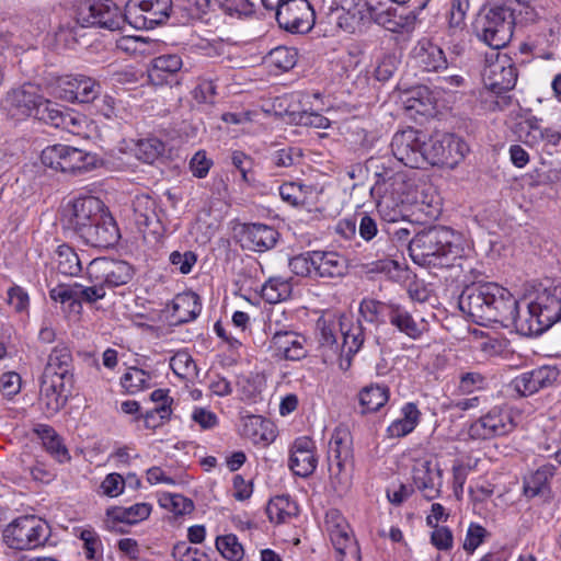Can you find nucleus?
Segmentation results:
<instances>
[{"label": "nucleus", "mask_w": 561, "mask_h": 561, "mask_svg": "<svg viewBox=\"0 0 561 561\" xmlns=\"http://www.w3.org/2000/svg\"><path fill=\"white\" fill-rule=\"evenodd\" d=\"M513 295L495 283L467 286L459 296L458 305L474 322H502L510 314Z\"/></svg>", "instance_id": "f257e3e1"}, {"label": "nucleus", "mask_w": 561, "mask_h": 561, "mask_svg": "<svg viewBox=\"0 0 561 561\" xmlns=\"http://www.w3.org/2000/svg\"><path fill=\"white\" fill-rule=\"evenodd\" d=\"M456 239L455 233L446 227H430L409 241L410 255L420 265L451 266L461 256Z\"/></svg>", "instance_id": "f03ea898"}, {"label": "nucleus", "mask_w": 561, "mask_h": 561, "mask_svg": "<svg viewBox=\"0 0 561 561\" xmlns=\"http://www.w3.org/2000/svg\"><path fill=\"white\" fill-rule=\"evenodd\" d=\"M514 25L512 8L502 1H495L483 8L474 28L481 41L494 49H500L512 39Z\"/></svg>", "instance_id": "7ed1b4c3"}, {"label": "nucleus", "mask_w": 561, "mask_h": 561, "mask_svg": "<svg viewBox=\"0 0 561 561\" xmlns=\"http://www.w3.org/2000/svg\"><path fill=\"white\" fill-rule=\"evenodd\" d=\"M328 462L331 484L340 494L351 486L352 436L346 428L337 427L329 443Z\"/></svg>", "instance_id": "20e7f679"}, {"label": "nucleus", "mask_w": 561, "mask_h": 561, "mask_svg": "<svg viewBox=\"0 0 561 561\" xmlns=\"http://www.w3.org/2000/svg\"><path fill=\"white\" fill-rule=\"evenodd\" d=\"M50 535L46 522L34 515L20 516L3 529V542L14 550H32L43 546Z\"/></svg>", "instance_id": "39448f33"}, {"label": "nucleus", "mask_w": 561, "mask_h": 561, "mask_svg": "<svg viewBox=\"0 0 561 561\" xmlns=\"http://www.w3.org/2000/svg\"><path fill=\"white\" fill-rule=\"evenodd\" d=\"M42 163L55 171L81 174L96 167V156L82 149L56 144L46 147L41 154Z\"/></svg>", "instance_id": "423d86ee"}, {"label": "nucleus", "mask_w": 561, "mask_h": 561, "mask_svg": "<svg viewBox=\"0 0 561 561\" xmlns=\"http://www.w3.org/2000/svg\"><path fill=\"white\" fill-rule=\"evenodd\" d=\"M77 22L83 27L121 30L126 23L125 13L110 0H84L76 11Z\"/></svg>", "instance_id": "0eeeda50"}, {"label": "nucleus", "mask_w": 561, "mask_h": 561, "mask_svg": "<svg viewBox=\"0 0 561 561\" xmlns=\"http://www.w3.org/2000/svg\"><path fill=\"white\" fill-rule=\"evenodd\" d=\"M469 151L467 144L451 134L435 135L426 142L425 164L457 167Z\"/></svg>", "instance_id": "6e6552de"}, {"label": "nucleus", "mask_w": 561, "mask_h": 561, "mask_svg": "<svg viewBox=\"0 0 561 561\" xmlns=\"http://www.w3.org/2000/svg\"><path fill=\"white\" fill-rule=\"evenodd\" d=\"M105 210L104 203L94 196H80L67 203L61 222L65 229L78 238Z\"/></svg>", "instance_id": "1a4fd4ad"}, {"label": "nucleus", "mask_w": 561, "mask_h": 561, "mask_svg": "<svg viewBox=\"0 0 561 561\" xmlns=\"http://www.w3.org/2000/svg\"><path fill=\"white\" fill-rule=\"evenodd\" d=\"M87 274L90 282L100 283L106 290L128 284L134 277L135 270L126 261L96 257L89 263Z\"/></svg>", "instance_id": "9d476101"}, {"label": "nucleus", "mask_w": 561, "mask_h": 561, "mask_svg": "<svg viewBox=\"0 0 561 561\" xmlns=\"http://www.w3.org/2000/svg\"><path fill=\"white\" fill-rule=\"evenodd\" d=\"M393 157L405 167L419 169L425 165V136L414 129L397 131L390 144Z\"/></svg>", "instance_id": "9b49d317"}, {"label": "nucleus", "mask_w": 561, "mask_h": 561, "mask_svg": "<svg viewBox=\"0 0 561 561\" xmlns=\"http://www.w3.org/2000/svg\"><path fill=\"white\" fill-rule=\"evenodd\" d=\"M171 0H131L125 11L126 22L138 28H152L169 16Z\"/></svg>", "instance_id": "f8f14e48"}, {"label": "nucleus", "mask_w": 561, "mask_h": 561, "mask_svg": "<svg viewBox=\"0 0 561 561\" xmlns=\"http://www.w3.org/2000/svg\"><path fill=\"white\" fill-rule=\"evenodd\" d=\"M276 20L288 32L306 33L314 24V11L308 0H286L276 4Z\"/></svg>", "instance_id": "ddd939ff"}, {"label": "nucleus", "mask_w": 561, "mask_h": 561, "mask_svg": "<svg viewBox=\"0 0 561 561\" xmlns=\"http://www.w3.org/2000/svg\"><path fill=\"white\" fill-rule=\"evenodd\" d=\"M515 425L510 410L494 407L470 424L468 435L472 439H490L507 435L515 428Z\"/></svg>", "instance_id": "4468645a"}, {"label": "nucleus", "mask_w": 561, "mask_h": 561, "mask_svg": "<svg viewBox=\"0 0 561 561\" xmlns=\"http://www.w3.org/2000/svg\"><path fill=\"white\" fill-rule=\"evenodd\" d=\"M517 81V69L506 54H496L495 59H488L483 70V82L488 90L501 94L512 90Z\"/></svg>", "instance_id": "2eb2a0df"}, {"label": "nucleus", "mask_w": 561, "mask_h": 561, "mask_svg": "<svg viewBox=\"0 0 561 561\" xmlns=\"http://www.w3.org/2000/svg\"><path fill=\"white\" fill-rule=\"evenodd\" d=\"M44 96L38 85L33 83H24L23 85L12 89L5 96L4 108L16 119L35 116L42 104Z\"/></svg>", "instance_id": "dca6fc26"}, {"label": "nucleus", "mask_w": 561, "mask_h": 561, "mask_svg": "<svg viewBox=\"0 0 561 561\" xmlns=\"http://www.w3.org/2000/svg\"><path fill=\"white\" fill-rule=\"evenodd\" d=\"M411 473L413 484L425 500L432 501L440 496L443 471L436 461L430 458L415 459Z\"/></svg>", "instance_id": "f3484780"}, {"label": "nucleus", "mask_w": 561, "mask_h": 561, "mask_svg": "<svg viewBox=\"0 0 561 561\" xmlns=\"http://www.w3.org/2000/svg\"><path fill=\"white\" fill-rule=\"evenodd\" d=\"M529 302L531 312H537V317L540 318V321L534 324L536 330H548L561 319V284L543 288Z\"/></svg>", "instance_id": "a211bd4d"}, {"label": "nucleus", "mask_w": 561, "mask_h": 561, "mask_svg": "<svg viewBox=\"0 0 561 561\" xmlns=\"http://www.w3.org/2000/svg\"><path fill=\"white\" fill-rule=\"evenodd\" d=\"M560 371L556 366L543 365L522 373L511 381V387L520 396H533L556 383Z\"/></svg>", "instance_id": "6ab92c4d"}, {"label": "nucleus", "mask_w": 561, "mask_h": 561, "mask_svg": "<svg viewBox=\"0 0 561 561\" xmlns=\"http://www.w3.org/2000/svg\"><path fill=\"white\" fill-rule=\"evenodd\" d=\"M59 96L70 102L89 103L101 93L98 81L82 75L65 76L57 81Z\"/></svg>", "instance_id": "aec40b11"}, {"label": "nucleus", "mask_w": 561, "mask_h": 561, "mask_svg": "<svg viewBox=\"0 0 561 561\" xmlns=\"http://www.w3.org/2000/svg\"><path fill=\"white\" fill-rule=\"evenodd\" d=\"M119 238L118 227L106 209L79 237L88 245L104 249L114 247Z\"/></svg>", "instance_id": "412c9836"}, {"label": "nucleus", "mask_w": 561, "mask_h": 561, "mask_svg": "<svg viewBox=\"0 0 561 561\" xmlns=\"http://www.w3.org/2000/svg\"><path fill=\"white\" fill-rule=\"evenodd\" d=\"M376 169H379L378 164H376ZM375 176L376 182L371 187L374 195L381 199L389 198L394 202V205L404 203L407 183L405 176L402 173L381 167V170L375 172Z\"/></svg>", "instance_id": "4be33fe9"}, {"label": "nucleus", "mask_w": 561, "mask_h": 561, "mask_svg": "<svg viewBox=\"0 0 561 561\" xmlns=\"http://www.w3.org/2000/svg\"><path fill=\"white\" fill-rule=\"evenodd\" d=\"M367 13L378 25L385 27L392 33L410 32L415 25V15L412 13L398 14L397 10L387 7L385 8L380 2H366Z\"/></svg>", "instance_id": "5701e85b"}, {"label": "nucleus", "mask_w": 561, "mask_h": 561, "mask_svg": "<svg viewBox=\"0 0 561 561\" xmlns=\"http://www.w3.org/2000/svg\"><path fill=\"white\" fill-rule=\"evenodd\" d=\"M238 236L242 249L265 252L275 247L279 234L273 227L264 224H244Z\"/></svg>", "instance_id": "b1692460"}, {"label": "nucleus", "mask_w": 561, "mask_h": 561, "mask_svg": "<svg viewBox=\"0 0 561 561\" xmlns=\"http://www.w3.org/2000/svg\"><path fill=\"white\" fill-rule=\"evenodd\" d=\"M314 449L313 440L308 437H299L294 442L288 466L296 476L307 478L314 472L318 465Z\"/></svg>", "instance_id": "393cba45"}, {"label": "nucleus", "mask_w": 561, "mask_h": 561, "mask_svg": "<svg viewBox=\"0 0 561 561\" xmlns=\"http://www.w3.org/2000/svg\"><path fill=\"white\" fill-rule=\"evenodd\" d=\"M274 356L287 360H300L308 354L306 339L294 331H277L271 339Z\"/></svg>", "instance_id": "a878e982"}, {"label": "nucleus", "mask_w": 561, "mask_h": 561, "mask_svg": "<svg viewBox=\"0 0 561 561\" xmlns=\"http://www.w3.org/2000/svg\"><path fill=\"white\" fill-rule=\"evenodd\" d=\"M71 383L70 379L42 376L39 400L46 415H55L66 404V387Z\"/></svg>", "instance_id": "bb28decb"}, {"label": "nucleus", "mask_w": 561, "mask_h": 561, "mask_svg": "<svg viewBox=\"0 0 561 561\" xmlns=\"http://www.w3.org/2000/svg\"><path fill=\"white\" fill-rule=\"evenodd\" d=\"M508 311L510 314L502 319L501 324L505 328H513L520 335H539L547 330V328L536 330L534 324L540 321V318L537 317V312H531L530 302L526 305V309L522 313L519 302L513 296V302Z\"/></svg>", "instance_id": "cd10ccee"}, {"label": "nucleus", "mask_w": 561, "mask_h": 561, "mask_svg": "<svg viewBox=\"0 0 561 561\" xmlns=\"http://www.w3.org/2000/svg\"><path fill=\"white\" fill-rule=\"evenodd\" d=\"M134 220L139 231L159 233L161 221L157 211L156 201L147 195L139 194L133 201Z\"/></svg>", "instance_id": "c85d7f7f"}, {"label": "nucleus", "mask_w": 561, "mask_h": 561, "mask_svg": "<svg viewBox=\"0 0 561 561\" xmlns=\"http://www.w3.org/2000/svg\"><path fill=\"white\" fill-rule=\"evenodd\" d=\"M389 322L412 340H419L427 330L426 321L423 318L415 319L407 308L399 304H391Z\"/></svg>", "instance_id": "c756f323"}, {"label": "nucleus", "mask_w": 561, "mask_h": 561, "mask_svg": "<svg viewBox=\"0 0 561 561\" xmlns=\"http://www.w3.org/2000/svg\"><path fill=\"white\" fill-rule=\"evenodd\" d=\"M415 64L424 71H438L447 68V59L443 49L436 44L422 39L413 49Z\"/></svg>", "instance_id": "7c9ffc66"}, {"label": "nucleus", "mask_w": 561, "mask_h": 561, "mask_svg": "<svg viewBox=\"0 0 561 561\" xmlns=\"http://www.w3.org/2000/svg\"><path fill=\"white\" fill-rule=\"evenodd\" d=\"M313 264L317 277H341L347 272L344 256L333 251H314Z\"/></svg>", "instance_id": "2f4dec72"}, {"label": "nucleus", "mask_w": 561, "mask_h": 561, "mask_svg": "<svg viewBox=\"0 0 561 561\" xmlns=\"http://www.w3.org/2000/svg\"><path fill=\"white\" fill-rule=\"evenodd\" d=\"M324 525L333 547H342L350 541H356L347 520L340 511L329 510L325 514Z\"/></svg>", "instance_id": "473e14b6"}, {"label": "nucleus", "mask_w": 561, "mask_h": 561, "mask_svg": "<svg viewBox=\"0 0 561 561\" xmlns=\"http://www.w3.org/2000/svg\"><path fill=\"white\" fill-rule=\"evenodd\" d=\"M43 375L72 380V355L66 345H57L53 348Z\"/></svg>", "instance_id": "72a5a7b5"}, {"label": "nucleus", "mask_w": 561, "mask_h": 561, "mask_svg": "<svg viewBox=\"0 0 561 561\" xmlns=\"http://www.w3.org/2000/svg\"><path fill=\"white\" fill-rule=\"evenodd\" d=\"M199 297L193 291L179 294L171 305V317L176 323H186L201 313Z\"/></svg>", "instance_id": "f704fd0d"}, {"label": "nucleus", "mask_w": 561, "mask_h": 561, "mask_svg": "<svg viewBox=\"0 0 561 561\" xmlns=\"http://www.w3.org/2000/svg\"><path fill=\"white\" fill-rule=\"evenodd\" d=\"M340 331L343 336L340 354L345 355L350 362L351 357L363 346L365 340L364 328L359 321L343 318V321L340 322Z\"/></svg>", "instance_id": "c9c22d12"}, {"label": "nucleus", "mask_w": 561, "mask_h": 561, "mask_svg": "<svg viewBox=\"0 0 561 561\" xmlns=\"http://www.w3.org/2000/svg\"><path fill=\"white\" fill-rule=\"evenodd\" d=\"M341 321H343V318L336 319L334 316H322L317 320L319 344L333 354H340L341 345L336 341V331L340 330Z\"/></svg>", "instance_id": "e433bc0d"}, {"label": "nucleus", "mask_w": 561, "mask_h": 561, "mask_svg": "<svg viewBox=\"0 0 561 561\" xmlns=\"http://www.w3.org/2000/svg\"><path fill=\"white\" fill-rule=\"evenodd\" d=\"M266 514L272 523L284 524L298 515V506L288 495H279L268 502Z\"/></svg>", "instance_id": "4c0bfd02"}, {"label": "nucleus", "mask_w": 561, "mask_h": 561, "mask_svg": "<svg viewBox=\"0 0 561 561\" xmlns=\"http://www.w3.org/2000/svg\"><path fill=\"white\" fill-rule=\"evenodd\" d=\"M556 467L547 463L538 468L534 473L524 480V494L527 497H535L548 490L549 480L554 476Z\"/></svg>", "instance_id": "58836bf2"}, {"label": "nucleus", "mask_w": 561, "mask_h": 561, "mask_svg": "<svg viewBox=\"0 0 561 561\" xmlns=\"http://www.w3.org/2000/svg\"><path fill=\"white\" fill-rule=\"evenodd\" d=\"M182 59L179 55H161L152 59L148 69V76L151 81L162 83L164 75H173L182 68Z\"/></svg>", "instance_id": "ea45409f"}, {"label": "nucleus", "mask_w": 561, "mask_h": 561, "mask_svg": "<svg viewBox=\"0 0 561 561\" xmlns=\"http://www.w3.org/2000/svg\"><path fill=\"white\" fill-rule=\"evenodd\" d=\"M150 504L136 503L129 507H113L107 511V516L114 522L133 525L147 519L150 516Z\"/></svg>", "instance_id": "a19ab883"}, {"label": "nucleus", "mask_w": 561, "mask_h": 561, "mask_svg": "<svg viewBox=\"0 0 561 561\" xmlns=\"http://www.w3.org/2000/svg\"><path fill=\"white\" fill-rule=\"evenodd\" d=\"M121 383L130 394H136L153 386V377L149 371L137 367H130L122 376Z\"/></svg>", "instance_id": "79ce46f5"}, {"label": "nucleus", "mask_w": 561, "mask_h": 561, "mask_svg": "<svg viewBox=\"0 0 561 561\" xmlns=\"http://www.w3.org/2000/svg\"><path fill=\"white\" fill-rule=\"evenodd\" d=\"M420 411L416 404L409 402L402 408V417L389 426L391 436L401 437L411 433L419 423Z\"/></svg>", "instance_id": "37998d69"}, {"label": "nucleus", "mask_w": 561, "mask_h": 561, "mask_svg": "<svg viewBox=\"0 0 561 561\" xmlns=\"http://www.w3.org/2000/svg\"><path fill=\"white\" fill-rule=\"evenodd\" d=\"M389 399V389L381 385L365 387L359 393V402L365 412H375L383 407Z\"/></svg>", "instance_id": "c03bdc74"}, {"label": "nucleus", "mask_w": 561, "mask_h": 561, "mask_svg": "<svg viewBox=\"0 0 561 561\" xmlns=\"http://www.w3.org/2000/svg\"><path fill=\"white\" fill-rule=\"evenodd\" d=\"M37 433L42 439L43 446L59 462H64L69 459L68 450L54 428L48 425H41Z\"/></svg>", "instance_id": "a18cd8bd"}, {"label": "nucleus", "mask_w": 561, "mask_h": 561, "mask_svg": "<svg viewBox=\"0 0 561 561\" xmlns=\"http://www.w3.org/2000/svg\"><path fill=\"white\" fill-rule=\"evenodd\" d=\"M291 285L282 277H271L261 289V295L268 304H277L290 297Z\"/></svg>", "instance_id": "49530a36"}, {"label": "nucleus", "mask_w": 561, "mask_h": 561, "mask_svg": "<svg viewBox=\"0 0 561 561\" xmlns=\"http://www.w3.org/2000/svg\"><path fill=\"white\" fill-rule=\"evenodd\" d=\"M57 270L66 276L78 275L82 267L78 254L67 244H61L57 248Z\"/></svg>", "instance_id": "de8ad7c7"}, {"label": "nucleus", "mask_w": 561, "mask_h": 561, "mask_svg": "<svg viewBox=\"0 0 561 561\" xmlns=\"http://www.w3.org/2000/svg\"><path fill=\"white\" fill-rule=\"evenodd\" d=\"M392 302H382L373 298H364L359 304L360 316L370 323L385 322V317H390Z\"/></svg>", "instance_id": "09e8293b"}, {"label": "nucleus", "mask_w": 561, "mask_h": 561, "mask_svg": "<svg viewBox=\"0 0 561 561\" xmlns=\"http://www.w3.org/2000/svg\"><path fill=\"white\" fill-rule=\"evenodd\" d=\"M163 151L164 145L158 138L140 139L134 148L136 158L145 163H152Z\"/></svg>", "instance_id": "8fccbe9b"}, {"label": "nucleus", "mask_w": 561, "mask_h": 561, "mask_svg": "<svg viewBox=\"0 0 561 561\" xmlns=\"http://www.w3.org/2000/svg\"><path fill=\"white\" fill-rule=\"evenodd\" d=\"M267 62L279 71H288L297 62V51L291 47H276L270 51Z\"/></svg>", "instance_id": "3c124183"}, {"label": "nucleus", "mask_w": 561, "mask_h": 561, "mask_svg": "<svg viewBox=\"0 0 561 561\" xmlns=\"http://www.w3.org/2000/svg\"><path fill=\"white\" fill-rule=\"evenodd\" d=\"M539 121L536 116H528L518 123V136L526 145L537 146L541 142L543 128L540 127Z\"/></svg>", "instance_id": "603ef678"}, {"label": "nucleus", "mask_w": 561, "mask_h": 561, "mask_svg": "<svg viewBox=\"0 0 561 561\" xmlns=\"http://www.w3.org/2000/svg\"><path fill=\"white\" fill-rule=\"evenodd\" d=\"M216 548L229 561H241L244 554L242 545L232 534L217 537Z\"/></svg>", "instance_id": "864d4df0"}, {"label": "nucleus", "mask_w": 561, "mask_h": 561, "mask_svg": "<svg viewBox=\"0 0 561 561\" xmlns=\"http://www.w3.org/2000/svg\"><path fill=\"white\" fill-rule=\"evenodd\" d=\"M90 286H84L80 283H75L77 295V311H80L82 302L94 304L106 296V290L98 282H90Z\"/></svg>", "instance_id": "5fc2aeb1"}, {"label": "nucleus", "mask_w": 561, "mask_h": 561, "mask_svg": "<svg viewBox=\"0 0 561 561\" xmlns=\"http://www.w3.org/2000/svg\"><path fill=\"white\" fill-rule=\"evenodd\" d=\"M270 159L276 168H290L301 162L302 151L297 147H284L272 152Z\"/></svg>", "instance_id": "6e6d98bb"}, {"label": "nucleus", "mask_w": 561, "mask_h": 561, "mask_svg": "<svg viewBox=\"0 0 561 561\" xmlns=\"http://www.w3.org/2000/svg\"><path fill=\"white\" fill-rule=\"evenodd\" d=\"M170 367L181 378H191L197 374V366L192 356L186 352H179L172 356Z\"/></svg>", "instance_id": "4d7b16f0"}, {"label": "nucleus", "mask_w": 561, "mask_h": 561, "mask_svg": "<svg viewBox=\"0 0 561 561\" xmlns=\"http://www.w3.org/2000/svg\"><path fill=\"white\" fill-rule=\"evenodd\" d=\"M308 191V186L295 182L284 183L279 186L282 199L293 206L304 205Z\"/></svg>", "instance_id": "13d9d810"}, {"label": "nucleus", "mask_w": 561, "mask_h": 561, "mask_svg": "<svg viewBox=\"0 0 561 561\" xmlns=\"http://www.w3.org/2000/svg\"><path fill=\"white\" fill-rule=\"evenodd\" d=\"M160 504L176 515L190 514L194 510L193 501L182 494H164Z\"/></svg>", "instance_id": "bf43d9fd"}, {"label": "nucleus", "mask_w": 561, "mask_h": 561, "mask_svg": "<svg viewBox=\"0 0 561 561\" xmlns=\"http://www.w3.org/2000/svg\"><path fill=\"white\" fill-rule=\"evenodd\" d=\"M486 385V378L482 374L469 371L461 374L457 389L461 394H471L485 389Z\"/></svg>", "instance_id": "052dcab7"}, {"label": "nucleus", "mask_w": 561, "mask_h": 561, "mask_svg": "<svg viewBox=\"0 0 561 561\" xmlns=\"http://www.w3.org/2000/svg\"><path fill=\"white\" fill-rule=\"evenodd\" d=\"M150 42L140 36H123L116 42L117 49L130 55L149 54Z\"/></svg>", "instance_id": "680f3d73"}, {"label": "nucleus", "mask_w": 561, "mask_h": 561, "mask_svg": "<svg viewBox=\"0 0 561 561\" xmlns=\"http://www.w3.org/2000/svg\"><path fill=\"white\" fill-rule=\"evenodd\" d=\"M65 116V111L58 108L57 104L49 102L44 99V104L39 107L38 112L34 117L43 121L44 123L54 126L56 128H60L62 125V119Z\"/></svg>", "instance_id": "e2e57ef3"}, {"label": "nucleus", "mask_w": 561, "mask_h": 561, "mask_svg": "<svg viewBox=\"0 0 561 561\" xmlns=\"http://www.w3.org/2000/svg\"><path fill=\"white\" fill-rule=\"evenodd\" d=\"M314 251H309L299 255L294 256L289 261V267L293 273L299 276H316V270L313 264Z\"/></svg>", "instance_id": "0e129e2a"}, {"label": "nucleus", "mask_w": 561, "mask_h": 561, "mask_svg": "<svg viewBox=\"0 0 561 561\" xmlns=\"http://www.w3.org/2000/svg\"><path fill=\"white\" fill-rule=\"evenodd\" d=\"M172 414L171 407L157 405L150 411H147L144 417V423L147 428L156 430L165 424Z\"/></svg>", "instance_id": "69168bd1"}, {"label": "nucleus", "mask_w": 561, "mask_h": 561, "mask_svg": "<svg viewBox=\"0 0 561 561\" xmlns=\"http://www.w3.org/2000/svg\"><path fill=\"white\" fill-rule=\"evenodd\" d=\"M49 297L51 300L60 304L69 302V307L72 310H77V295L75 283L71 285L59 284L49 290Z\"/></svg>", "instance_id": "338daca9"}, {"label": "nucleus", "mask_w": 561, "mask_h": 561, "mask_svg": "<svg viewBox=\"0 0 561 561\" xmlns=\"http://www.w3.org/2000/svg\"><path fill=\"white\" fill-rule=\"evenodd\" d=\"M175 561H204L205 554L197 548L191 547L187 542H178L172 550Z\"/></svg>", "instance_id": "774afa93"}]
</instances>
